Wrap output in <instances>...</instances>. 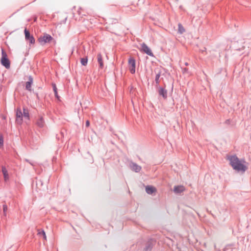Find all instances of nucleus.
Listing matches in <instances>:
<instances>
[{"mask_svg":"<svg viewBox=\"0 0 251 251\" xmlns=\"http://www.w3.org/2000/svg\"><path fill=\"white\" fill-rule=\"evenodd\" d=\"M228 159L230 162V164L234 170L238 172L241 171L243 172H245L247 170L246 166L241 163L236 156L233 155L229 156Z\"/></svg>","mask_w":251,"mask_h":251,"instance_id":"1","label":"nucleus"},{"mask_svg":"<svg viewBox=\"0 0 251 251\" xmlns=\"http://www.w3.org/2000/svg\"><path fill=\"white\" fill-rule=\"evenodd\" d=\"M1 51L2 56L1 59V64L6 69H9L10 67V63L9 60L7 58V53L3 49H2Z\"/></svg>","mask_w":251,"mask_h":251,"instance_id":"2","label":"nucleus"},{"mask_svg":"<svg viewBox=\"0 0 251 251\" xmlns=\"http://www.w3.org/2000/svg\"><path fill=\"white\" fill-rule=\"evenodd\" d=\"M52 40L53 38L47 33H45L43 36H40L38 39L39 42L42 45L50 43Z\"/></svg>","mask_w":251,"mask_h":251,"instance_id":"3","label":"nucleus"},{"mask_svg":"<svg viewBox=\"0 0 251 251\" xmlns=\"http://www.w3.org/2000/svg\"><path fill=\"white\" fill-rule=\"evenodd\" d=\"M128 67L131 74H134L135 73V60L130 57L128 60Z\"/></svg>","mask_w":251,"mask_h":251,"instance_id":"4","label":"nucleus"},{"mask_svg":"<svg viewBox=\"0 0 251 251\" xmlns=\"http://www.w3.org/2000/svg\"><path fill=\"white\" fill-rule=\"evenodd\" d=\"M141 47H142V50L147 54L148 55L153 56V54L152 52L151 49L148 47V46L145 43H142L141 44Z\"/></svg>","mask_w":251,"mask_h":251,"instance_id":"5","label":"nucleus"},{"mask_svg":"<svg viewBox=\"0 0 251 251\" xmlns=\"http://www.w3.org/2000/svg\"><path fill=\"white\" fill-rule=\"evenodd\" d=\"M25 40L28 41L31 44L35 43V39L33 36L30 35L29 32L25 28Z\"/></svg>","mask_w":251,"mask_h":251,"instance_id":"6","label":"nucleus"},{"mask_svg":"<svg viewBox=\"0 0 251 251\" xmlns=\"http://www.w3.org/2000/svg\"><path fill=\"white\" fill-rule=\"evenodd\" d=\"M35 125L39 128H43L45 126V122L42 116H39L36 121Z\"/></svg>","mask_w":251,"mask_h":251,"instance_id":"7","label":"nucleus"},{"mask_svg":"<svg viewBox=\"0 0 251 251\" xmlns=\"http://www.w3.org/2000/svg\"><path fill=\"white\" fill-rule=\"evenodd\" d=\"M129 167H130V168L132 171H134L136 173L139 172L141 171V168H142L140 166L138 165L136 163L133 162H131L129 163Z\"/></svg>","mask_w":251,"mask_h":251,"instance_id":"8","label":"nucleus"},{"mask_svg":"<svg viewBox=\"0 0 251 251\" xmlns=\"http://www.w3.org/2000/svg\"><path fill=\"white\" fill-rule=\"evenodd\" d=\"M155 241L153 239H150L147 243L146 247L144 249L143 251H151L152 247L154 244Z\"/></svg>","mask_w":251,"mask_h":251,"instance_id":"9","label":"nucleus"},{"mask_svg":"<svg viewBox=\"0 0 251 251\" xmlns=\"http://www.w3.org/2000/svg\"><path fill=\"white\" fill-rule=\"evenodd\" d=\"M23 113L20 109H17L16 111V122L21 124L23 121Z\"/></svg>","mask_w":251,"mask_h":251,"instance_id":"10","label":"nucleus"},{"mask_svg":"<svg viewBox=\"0 0 251 251\" xmlns=\"http://www.w3.org/2000/svg\"><path fill=\"white\" fill-rule=\"evenodd\" d=\"M33 79L32 77L30 75L28 77V81L25 83V89L29 91H31V85L33 83Z\"/></svg>","mask_w":251,"mask_h":251,"instance_id":"11","label":"nucleus"},{"mask_svg":"<svg viewBox=\"0 0 251 251\" xmlns=\"http://www.w3.org/2000/svg\"><path fill=\"white\" fill-rule=\"evenodd\" d=\"M185 190V188L182 185L175 186L174 188V192L176 194H180Z\"/></svg>","mask_w":251,"mask_h":251,"instance_id":"12","label":"nucleus"},{"mask_svg":"<svg viewBox=\"0 0 251 251\" xmlns=\"http://www.w3.org/2000/svg\"><path fill=\"white\" fill-rule=\"evenodd\" d=\"M158 93L160 96H162L164 99H166L167 97V91L166 89L162 87H159L158 90Z\"/></svg>","mask_w":251,"mask_h":251,"instance_id":"13","label":"nucleus"},{"mask_svg":"<svg viewBox=\"0 0 251 251\" xmlns=\"http://www.w3.org/2000/svg\"><path fill=\"white\" fill-rule=\"evenodd\" d=\"M156 191L155 187L148 185L146 187V192L147 194L151 195Z\"/></svg>","mask_w":251,"mask_h":251,"instance_id":"14","label":"nucleus"},{"mask_svg":"<svg viewBox=\"0 0 251 251\" xmlns=\"http://www.w3.org/2000/svg\"><path fill=\"white\" fill-rule=\"evenodd\" d=\"M97 60H98V64L99 65V67L100 69H102L104 67V65H103V60H102V57L101 54L99 53L98 54Z\"/></svg>","mask_w":251,"mask_h":251,"instance_id":"15","label":"nucleus"},{"mask_svg":"<svg viewBox=\"0 0 251 251\" xmlns=\"http://www.w3.org/2000/svg\"><path fill=\"white\" fill-rule=\"evenodd\" d=\"M2 173L3 175L4 180L6 182L9 179V175L6 168L4 166L2 167Z\"/></svg>","mask_w":251,"mask_h":251,"instance_id":"16","label":"nucleus"},{"mask_svg":"<svg viewBox=\"0 0 251 251\" xmlns=\"http://www.w3.org/2000/svg\"><path fill=\"white\" fill-rule=\"evenodd\" d=\"M80 62L82 65L86 66L87 64L88 58L87 57L81 58L80 59Z\"/></svg>","mask_w":251,"mask_h":251,"instance_id":"17","label":"nucleus"},{"mask_svg":"<svg viewBox=\"0 0 251 251\" xmlns=\"http://www.w3.org/2000/svg\"><path fill=\"white\" fill-rule=\"evenodd\" d=\"M38 234L40 236L42 235L45 239H46V235L45 232L42 229H38Z\"/></svg>","mask_w":251,"mask_h":251,"instance_id":"18","label":"nucleus"},{"mask_svg":"<svg viewBox=\"0 0 251 251\" xmlns=\"http://www.w3.org/2000/svg\"><path fill=\"white\" fill-rule=\"evenodd\" d=\"M178 32L180 34L183 33L185 31V29L181 24H179L178 25Z\"/></svg>","mask_w":251,"mask_h":251,"instance_id":"19","label":"nucleus"},{"mask_svg":"<svg viewBox=\"0 0 251 251\" xmlns=\"http://www.w3.org/2000/svg\"><path fill=\"white\" fill-rule=\"evenodd\" d=\"M160 73H158V74H157L156 75V76H155V83H156V84H159V78H160Z\"/></svg>","mask_w":251,"mask_h":251,"instance_id":"20","label":"nucleus"},{"mask_svg":"<svg viewBox=\"0 0 251 251\" xmlns=\"http://www.w3.org/2000/svg\"><path fill=\"white\" fill-rule=\"evenodd\" d=\"M23 114L25 118H27V119H29V116L28 112L27 110H26L25 108L24 109V112Z\"/></svg>","mask_w":251,"mask_h":251,"instance_id":"21","label":"nucleus"},{"mask_svg":"<svg viewBox=\"0 0 251 251\" xmlns=\"http://www.w3.org/2000/svg\"><path fill=\"white\" fill-rule=\"evenodd\" d=\"M52 85L53 90V91L54 93V95H55V97L58 98V94H57V88H56V85L55 84H52Z\"/></svg>","mask_w":251,"mask_h":251,"instance_id":"22","label":"nucleus"},{"mask_svg":"<svg viewBox=\"0 0 251 251\" xmlns=\"http://www.w3.org/2000/svg\"><path fill=\"white\" fill-rule=\"evenodd\" d=\"M3 145V139L1 134H0V147Z\"/></svg>","mask_w":251,"mask_h":251,"instance_id":"23","label":"nucleus"},{"mask_svg":"<svg viewBox=\"0 0 251 251\" xmlns=\"http://www.w3.org/2000/svg\"><path fill=\"white\" fill-rule=\"evenodd\" d=\"M7 209V207L6 205H3V213L4 214V215H5V212H6Z\"/></svg>","mask_w":251,"mask_h":251,"instance_id":"24","label":"nucleus"},{"mask_svg":"<svg viewBox=\"0 0 251 251\" xmlns=\"http://www.w3.org/2000/svg\"><path fill=\"white\" fill-rule=\"evenodd\" d=\"M25 161L28 162L30 164H31L32 166H34V164L33 163H32L31 162H30L28 159H25Z\"/></svg>","mask_w":251,"mask_h":251,"instance_id":"25","label":"nucleus"},{"mask_svg":"<svg viewBox=\"0 0 251 251\" xmlns=\"http://www.w3.org/2000/svg\"><path fill=\"white\" fill-rule=\"evenodd\" d=\"M90 126V122L89 121L86 122V126L88 127Z\"/></svg>","mask_w":251,"mask_h":251,"instance_id":"26","label":"nucleus"},{"mask_svg":"<svg viewBox=\"0 0 251 251\" xmlns=\"http://www.w3.org/2000/svg\"><path fill=\"white\" fill-rule=\"evenodd\" d=\"M187 69H186V68H184V69H183V72H187Z\"/></svg>","mask_w":251,"mask_h":251,"instance_id":"27","label":"nucleus"},{"mask_svg":"<svg viewBox=\"0 0 251 251\" xmlns=\"http://www.w3.org/2000/svg\"><path fill=\"white\" fill-rule=\"evenodd\" d=\"M226 123H228L229 122V120H226Z\"/></svg>","mask_w":251,"mask_h":251,"instance_id":"28","label":"nucleus"},{"mask_svg":"<svg viewBox=\"0 0 251 251\" xmlns=\"http://www.w3.org/2000/svg\"><path fill=\"white\" fill-rule=\"evenodd\" d=\"M185 65L186 66H188V63L187 62H186V63H185Z\"/></svg>","mask_w":251,"mask_h":251,"instance_id":"29","label":"nucleus"},{"mask_svg":"<svg viewBox=\"0 0 251 251\" xmlns=\"http://www.w3.org/2000/svg\"><path fill=\"white\" fill-rule=\"evenodd\" d=\"M39 182L41 183V185H42V183L40 180L39 181Z\"/></svg>","mask_w":251,"mask_h":251,"instance_id":"30","label":"nucleus"}]
</instances>
